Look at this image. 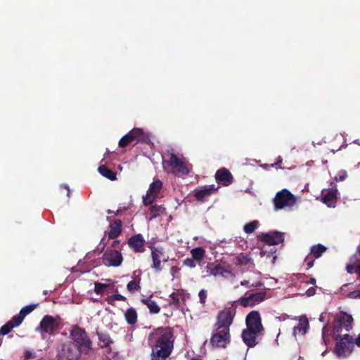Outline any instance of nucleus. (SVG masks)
Wrapping results in <instances>:
<instances>
[{
    "label": "nucleus",
    "instance_id": "49",
    "mask_svg": "<svg viewBox=\"0 0 360 360\" xmlns=\"http://www.w3.org/2000/svg\"><path fill=\"white\" fill-rule=\"evenodd\" d=\"M96 253V251L94 250V252H89L86 254V259H91L92 256Z\"/></svg>",
    "mask_w": 360,
    "mask_h": 360
},
{
    "label": "nucleus",
    "instance_id": "57",
    "mask_svg": "<svg viewBox=\"0 0 360 360\" xmlns=\"http://www.w3.org/2000/svg\"><path fill=\"white\" fill-rule=\"evenodd\" d=\"M325 329H326V326H324L322 329V336H323V341H325V333H324Z\"/></svg>",
    "mask_w": 360,
    "mask_h": 360
},
{
    "label": "nucleus",
    "instance_id": "6",
    "mask_svg": "<svg viewBox=\"0 0 360 360\" xmlns=\"http://www.w3.org/2000/svg\"><path fill=\"white\" fill-rule=\"evenodd\" d=\"M273 202L274 210L278 211L290 209L296 204L297 199L288 189L284 188L276 194Z\"/></svg>",
    "mask_w": 360,
    "mask_h": 360
},
{
    "label": "nucleus",
    "instance_id": "10",
    "mask_svg": "<svg viewBox=\"0 0 360 360\" xmlns=\"http://www.w3.org/2000/svg\"><path fill=\"white\" fill-rule=\"evenodd\" d=\"M266 293L259 292L257 293L246 294L245 297H242L238 300V302L243 307H254L266 299Z\"/></svg>",
    "mask_w": 360,
    "mask_h": 360
},
{
    "label": "nucleus",
    "instance_id": "59",
    "mask_svg": "<svg viewBox=\"0 0 360 360\" xmlns=\"http://www.w3.org/2000/svg\"><path fill=\"white\" fill-rule=\"evenodd\" d=\"M112 212L110 210H108V214H111Z\"/></svg>",
    "mask_w": 360,
    "mask_h": 360
},
{
    "label": "nucleus",
    "instance_id": "37",
    "mask_svg": "<svg viewBox=\"0 0 360 360\" xmlns=\"http://www.w3.org/2000/svg\"><path fill=\"white\" fill-rule=\"evenodd\" d=\"M108 288V285L105 284L95 283L94 285V291L97 294H103L105 290Z\"/></svg>",
    "mask_w": 360,
    "mask_h": 360
},
{
    "label": "nucleus",
    "instance_id": "42",
    "mask_svg": "<svg viewBox=\"0 0 360 360\" xmlns=\"http://www.w3.org/2000/svg\"><path fill=\"white\" fill-rule=\"evenodd\" d=\"M347 297L350 299H359V290L350 292Z\"/></svg>",
    "mask_w": 360,
    "mask_h": 360
},
{
    "label": "nucleus",
    "instance_id": "2",
    "mask_svg": "<svg viewBox=\"0 0 360 360\" xmlns=\"http://www.w3.org/2000/svg\"><path fill=\"white\" fill-rule=\"evenodd\" d=\"M154 342L151 360H166L173 349V333L169 328H158L150 334Z\"/></svg>",
    "mask_w": 360,
    "mask_h": 360
},
{
    "label": "nucleus",
    "instance_id": "19",
    "mask_svg": "<svg viewBox=\"0 0 360 360\" xmlns=\"http://www.w3.org/2000/svg\"><path fill=\"white\" fill-rule=\"evenodd\" d=\"M298 323L292 329V335L295 338L297 335H304L309 328V323L306 316H300L297 318Z\"/></svg>",
    "mask_w": 360,
    "mask_h": 360
},
{
    "label": "nucleus",
    "instance_id": "50",
    "mask_svg": "<svg viewBox=\"0 0 360 360\" xmlns=\"http://www.w3.org/2000/svg\"><path fill=\"white\" fill-rule=\"evenodd\" d=\"M240 285L249 287L250 286V282L248 281L244 280V281L240 282Z\"/></svg>",
    "mask_w": 360,
    "mask_h": 360
},
{
    "label": "nucleus",
    "instance_id": "28",
    "mask_svg": "<svg viewBox=\"0 0 360 360\" xmlns=\"http://www.w3.org/2000/svg\"><path fill=\"white\" fill-rule=\"evenodd\" d=\"M141 301L142 303L147 306L150 313L158 314L160 311V309L159 306L154 300H152L150 298H142Z\"/></svg>",
    "mask_w": 360,
    "mask_h": 360
},
{
    "label": "nucleus",
    "instance_id": "1",
    "mask_svg": "<svg viewBox=\"0 0 360 360\" xmlns=\"http://www.w3.org/2000/svg\"><path fill=\"white\" fill-rule=\"evenodd\" d=\"M234 316L235 313L231 310L219 312L210 338V344L213 347L226 348L230 343V326L233 323Z\"/></svg>",
    "mask_w": 360,
    "mask_h": 360
},
{
    "label": "nucleus",
    "instance_id": "23",
    "mask_svg": "<svg viewBox=\"0 0 360 360\" xmlns=\"http://www.w3.org/2000/svg\"><path fill=\"white\" fill-rule=\"evenodd\" d=\"M207 272L212 276H224L225 274H230L231 272L225 270L221 266L215 263H209L207 266Z\"/></svg>",
    "mask_w": 360,
    "mask_h": 360
},
{
    "label": "nucleus",
    "instance_id": "62",
    "mask_svg": "<svg viewBox=\"0 0 360 360\" xmlns=\"http://www.w3.org/2000/svg\"><path fill=\"white\" fill-rule=\"evenodd\" d=\"M326 352V351H325V352H323L322 353V356H323V355H324V354H325V352Z\"/></svg>",
    "mask_w": 360,
    "mask_h": 360
},
{
    "label": "nucleus",
    "instance_id": "15",
    "mask_svg": "<svg viewBox=\"0 0 360 360\" xmlns=\"http://www.w3.org/2000/svg\"><path fill=\"white\" fill-rule=\"evenodd\" d=\"M151 257L153 260L152 268L157 271H160L162 269L161 266V261L166 262L167 258H165L164 251L162 248H151Z\"/></svg>",
    "mask_w": 360,
    "mask_h": 360
},
{
    "label": "nucleus",
    "instance_id": "58",
    "mask_svg": "<svg viewBox=\"0 0 360 360\" xmlns=\"http://www.w3.org/2000/svg\"><path fill=\"white\" fill-rule=\"evenodd\" d=\"M119 241L118 240H115V241H113V243H112V247H115L117 245V244H118Z\"/></svg>",
    "mask_w": 360,
    "mask_h": 360
},
{
    "label": "nucleus",
    "instance_id": "43",
    "mask_svg": "<svg viewBox=\"0 0 360 360\" xmlns=\"http://www.w3.org/2000/svg\"><path fill=\"white\" fill-rule=\"evenodd\" d=\"M111 300L125 301L126 297L120 294H115L110 297Z\"/></svg>",
    "mask_w": 360,
    "mask_h": 360
},
{
    "label": "nucleus",
    "instance_id": "27",
    "mask_svg": "<svg viewBox=\"0 0 360 360\" xmlns=\"http://www.w3.org/2000/svg\"><path fill=\"white\" fill-rule=\"evenodd\" d=\"M21 323H18V321H16L15 319V316H13L11 321H8L0 328V334L3 335H7L13 328L17 327Z\"/></svg>",
    "mask_w": 360,
    "mask_h": 360
},
{
    "label": "nucleus",
    "instance_id": "24",
    "mask_svg": "<svg viewBox=\"0 0 360 360\" xmlns=\"http://www.w3.org/2000/svg\"><path fill=\"white\" fill-rule=\"evenodd\" d=\"M134 278L132 281H129L127 285V289L131 293H134L136 291L140 290V272L134 271Z\"/></svg>",
    "mask_w": 360,
    "mask_h": 360
},
{
    "label": "nucleus",
    "instance_id": "17",
    "mask_svg": "<svg viewBox=\"0 0 360 360\" xmlns=\"http://www.w3.org/2000/svg\"><path fill=\"white\" fill-rule=\"evenodd\" d=\"M261 334V332L245 328L241 333V338L248 347H254L257 344V338Z\"/></svg>",
    "mask_w": 360,
    "mask_h": 360
},
{
    "label": "nucleus",
    "instance_id": "56",
    "mask_svg": "<svg viewBox=\"0 0 360 360\" xmlns=\"http://www.w3.org/2000/svg\"><path fill=\"white\" fill-rule=\"evenodd\" d=\"M64 187L68 190L67 195L69 197L70 196V188H69V186L68 185H64Z\"/></svg>",
    "mask_w": 360,
    "mask_h": 360
},
{
    "label": "nucleus",
    "instance_id": "35",
    "mask_svg": "<svg viewBox=\"0 0 360 360\" xmlns=\"http://www.w3.org/2000/svg\"><path fill=\"white\" fill-rule=\"evenodd\" d=\"M162 212V207L157 205H151L149 208L150 219H153L160 216Z\"/></svg>",
    "mask_w": 360,
    "mask_h": 360
},
{
    "label": "nucleus",
    "instance_id": "26",
    "mask_svg": "<svg viewBox=\"0 0 360 360\" xmlns=\"http://www.w3.org/2000/svg\"><path fill=\"white\" fill-rule=\"evenodd\" d=\"M37 304H30L23 307L20 311L18 314L15 315V319L18 321V323H21L25 317L31 313L36 307Z\"/></svg>",
    "mask_w": 360,
    "mask_h": 360
},
{
    "label": "nucleus",
    "instance_id": "18",
    "mask_svg": "<svg viewBox=\"0 0 360 360\" xmlns=\"http://www.w3.org/2000/svg\"><path fill=\"white\" fill-rule=\"evenodd\" d=\"M143 131L141 129H133L128 134L121 138L119 141V146L124 148L134 140L139 141L143 138Z\"/></svg>",
    "mask_w": 360,
    "mask_h": 360
},
{
    "label": "nucleus",
    "instance_id": "29",
    "mask_svg": "<svg viewBox=\"0 0 360 360\" xmlns=\"http://www.w3.org/2000/svg\"><path fill=\"white\" fill-rule=\"evenodd\" d=\"M124 317L129 325H134L137 321V313L134 308L128 309L124 313Z\"/></svg>",
    "mask_w": 360,
    "mask_h": 360
},
{
    "label": "nucleus",
    "instance_id": "21",
    "mask_svg": "<svg viewBox=\"0 0 360 360\" xmlns=\"http://www.w3.org/2000/svg\"><path fill=\"white\" fill-rule=\"evenodd\" d=\"M144 243L145 240L140 233L131 236L128 241L129 246L136 252H141L143 251Z\"/></svg>",
    "mask_w": 360,
    "mask_h": 360
},
{
    "label": "nucleus",
    "instance_id": "54",
    "mask_svg": "<svg viewBox=\"0 0 360 360\" xmlns=\"http://www.w3.org/2000/svg\"><path fill=\"white\" fill-rule=\"evenodd\" d=\"M355 342L357 346L360 347V334L359 335L358 338L356 339Z\"/></svg>",
    "mask_w": 360,
    "mask_h": 360
},
{
    "label": "nucleus",
    "instance_id": "36",
    "mask_svg": "<svg viewBox=\"0 0 360 360\" xmlns=\"http://www.w3.org/2000/svg\"><path fill=\"white\" fill-rule=\"evenodd\" d=\"M210 195L209 191L205 186L200 190L195 191V196L199 200H203L205 198Z\"/></svg>",
    "mask_w": 360,
    "mask_h": 360
},
{
    "label": "nucleus",
    "instance_id": "44",
    "mask_svg": "<svg viewBox=\"0 0 360 360\" xmlns=\"http://www.w3.org/2000/svg\"><path fill=\"white\" fill-rule=\"evenodd\" d=\"M305 262L307 263V269L311 268L313 266H314V260H311L309 257V255H308L306 258H305Z\"/></svg>",
    "mask_w": 360,
    "mask_h": 360
},
{
    "label": "nucleus",
    "instance_id": "16",
    "mask_svg": "<svg viewBox=\"0 0 360 360\" xmlns=\"http://www.w3.org/2000/svg\"><path fill=\"white\" fill-rule=\"evenodd\" d=\"M189 298V294L183 290H177L173 292L169 300V304L175 309H178L181 304H184L186 300Z\"/></svg>",
    "mask_w": 360,
    "mask_h": 360
},
{
    "label": "nucleus",
    "instance_id": "14",
    "mask_svg": "<svg viewBox=\"0 0 360 360\" xmlns=\"http://www.w3.org/2000/svg\"><path fill=\"white\" fill-rule=\"evenodd\" d=\"M262 241L266 243L269 245H278L284 240V235L281 232L271 231L260 235Z\"/></svg>",
    "mask_w": 360,
    "mask_h": 360
},
{
    "label": "nucleus",
    "instance_id": "48",
    "mask_svg": "<svg viewBox=\"0 0 360 360\" xmlns=\"http://www.w3.org/2000/svg\"><path fill=\"white\" fill-rule=\"evenodd\" d=\"M349 284H344L341 286L340 291L341 293H344L347 291V288H349Z\"/></svg>",
    "mask_w": 360,
    "mask_h": 360
},
{
    "label": "nucleus",
    "instance_id": "8",
    "mask_svg": "<svg viewBox=\"0 0 360 360\" xmlns=\"http://www.w3.org/2000/svg\"><path fill=\"white\" fill-rule=\"evenodd\" d=\"M81 353L82 350L71 342L62 344L58 349V360H77Z\"/></svg>",
    "mask_w": 360,
    "mask_h": 360
},
{
    "label": "nucleus",
    "instance_id": "41",
    "mask_svg": "<svg viewBox=\"0 0 360 360\" xmlns=\"http://www.w3.org/2000/svg\"><path fill=\"white\" fill-rule=\"evenodd\" d=\"M24 357L25 359H32L36 357V354L33 350L27 349L24 353Z\"/></svg>",
    "mask_w": 360,
    "mask_h": 360
},
{
    "label": "nucleus",
    "instance_id": "61",
    "mask_svg": "<svg viewBox=\"0 0 360 360\" xmlns=\"http://www.w3.org/2000/svg\"><path fill=\"white\" fill-rule=\"evenodd\" d=\"M359 299H360V289L359 290Z\"/></svg>",
    "mask_w": 360,
    "mask_h": 360
},
{
    "label": "nucleus",
    "instance_id": "5",
    "mask_svg": "<svg viewBox=\"0 0 360 360\" xmlns=\"http://www.w3.org/2000/svg\"><path fill=\"white\" fill-rule=\"evenodd\" d=\"M169 159L164 160L162 165L165 169H169V172L177 176H185L189 174V168L174 153H169Z\"/></svg>",
    "mask_w": 360,
    "mask_h": 360
},
{
    "label": "nucleus",
    "instance_id": "39",
    "mask_svg": "<svg viewBox=\"0 0 360 360\" xmlns=\"http://www.w3.org/2000/svg\"><path fill=\"white\" fill-rule=\"evenodd\" d=\"M195 261L193 257L186 258L184 260V264L188 267L194 268L196 266Z\"/></svg>",
    "mask_w": 360,
    "mask_h": 360
},
{
    "label": "nucleus",
    "instance_id": "51",
    "mask_svg": "<svg viewBox=\"0 0 360 360\" xmlns=\"http://www.w3.org/2000/svg\"><path fill=\"white\" fill-rule=\"evenodd\" d=\"M99 247H101V252H102L105 247V243H103L102 241L100 243V244L98 245V248H99Z\"/></svg>",
    "mask_w": 360,
    "mask_h": 360
},
{
    "label": "nucleus",
    "instance_id": "40",
    "mask_svg": "<svg viewBox=\"0 0 360 360\" xmlns=\"http://www.w3.org/2000/svg\"><path fill=\"white\" fill-rule=\"evenodd\" d=\"M200 302L202 304L205 303L207 299V291L205 290H200L198 293Z\"/></svg>",
    "mask_w": 360,
    "mask_h": 360
},
{
    "label": "nucleus",
    "instance_id": "13",
    "mask_svg": "<svg viewBox=\"0 0 360 360\" xmlns=\"http://www.w3.org/2000/svg\"><path fill=\"white\" fill-rule=\"evenodd\" d=\"M246 328L262 333L264 328L262 324L260 314L257 311H252L245 319Z\"/></svg>",
    "mask_w": 360,
    "mask_h": 360
},
{
    "label": "nucleus",
    "instance_id": "46",
    "mask_svg": "<svg viewBox=\"0 0 360 360\" xmlns=\"http://www.w3.org/2000/svg\"><path fill=\"white\" fill-rule=\"evenodd\" d=\"M346 269L349 274H353L356 272V268L352 264H348L346 267Z\"/></svg>",
    "mask_w": 360,
    "mask_h": 360
},
{
    "label": "nucleus",
    "instance_id": "31",
    "mask_svg": "<svg viewBox=\"0 0 360 360\" xmlns=\"http://www.w3.org/2000/svg\"><path fill=\"white\" fill-rule=\"evenodd\" d=\"M192 257L197 262H201L205 256V250L203 248H195L191 250Z\"/></svg>",
    "mask_w": 360,
    "mask_h": 360
},
{
    "label": "nucleus",
    "instance_id": "60",
    "mask_svg": "<svg viewBox=\"0 0 360 360\" xmlns=\"http://www.w3.org/2000/svg\"><path fill=\"white\" fill-rule=\"evenodd\" d=\"M298 360H304L302 357L300 356Z\"/></svg>",
    "mask_w": 360,
    "mask_h": 360
},
{
    "label": "nucleus",
    "instance_id": "30",
    "mask_svg": "<svg viewBox=\"0 0 360 360\" xmlns=\"http://www.w3.org/2000/svg\"><path fill=\"white\" fill-rule=\"evenodd\" d=\"M98 172L103 176L104 177L111 180L114 181L117 179L116 174L112 172L111 169L105 167V165H101L98 169Z\"/></svg>",
    "mask_w": 360,
    "mask_h": 360
},
{
    "label": "nucleus",
    "instance_id": "38",
    "mask_svg": "<svg viewBox=\"0 0 360 360\" xmlns=\"http://www.w3.org/2000/svg\"><path fill=\"white\" fill-rule=\"evenodd\" d=\"M347 176V173L345 170H340L338 172L337 175L335 177V181H342Z\"/></svg>",
    "mask_w": 360,
    "mask_h": 360
},
{
    "label": "nucleus",
    "instance_id": "32",
    "mask_svg": "<svg viewBox=\"0 0 360 360\" xmlns=\"http://www.w3.org/2000/svg\"><path fill=\"white\" fill-rule=\"evenodd\" d=\"M97 335L98 336V345L101 347H107L112 342L110 337L108 334L97 333Z\"/></svg>",
    "mask_w": 360,
    "mask_h": 360
},
{
    "label": "nucleus",
    "instance_id": "22",
    "mask_svg": "<svg viewBox=\"0 0 360 360\" xmlns=\"http://www.w3.org/2000/svg\"><path fill=\"white\" fill-rule=\"evenodd\" d=\"M336 321L339 327L344 328L346 331H349L352 328L353 318L350 314L340 312L337 315Z\"/></svg>",
    "mask_w": 360,
    "mask_h": 360
},
{
    "label": "nucleus",
    "instance_id": "33",
    "mask_svg": "<svg viewBox=\"0 0 360 360\" xmlns=\"http://www.w3.org/2000/svg\"><path fill=\"white\" fill-rule=\"evenodd\" d=\"M327 250L324 245L318 244L311 248V254L316 259L319 258Z\"/></svg>",
    "mask_w": 360,
    "mask_h": 360
},
{
    "label": "nucleus",
    "instance_id": "20",
    "mask_svg": "<svg viewBox=\"0 0 360 360\" xmlns=\"http://www.w3.org/2000/svg\"><path fill=\"white\" fill-rule=\"evenodd\" d=\"M216 181L224 186H228L233 182V176L226 168L218 169L215 174Z\"/></svg>",
    "mask_w": 360,
    "mask_h": 360
},
{
    "label": "nucleus",
    "instance_id": "25",
    "mask_svg": "<svg viewBox=\"0 0 360 360\" xmlns=\"http://www.w3.org/2000/svg\"><path fill=\"white\" fill-rule=\"evenodd\" d=\"M122 231V221L120 219L115 220L110 225V231L108 232V237L111 239L117 238Z\"/></svg>",
    "mask_w": 360,
    "mask_h": 360
},
{
    "label": "nucleus",
    "instance_id": "47",
    "mask_svg": "<svg viewBox=\"0 0 360 360\" xmlns=\"http://www.w3.org/2000/svg\"><path fill=\"white\" fill-rule=\"evenodd\" d=\"M316 290L314 288H310L306 291V295L309 297L312 296L315 294Z\"/></svg>",
    "mask_w": 360,
    "mask_h": 360
},
{
    "label": "nucleus",
    "instance_id": "52",
    "mask_svg": "<svg viewBox=\"0 0 360 360\" xmlns=\"http://www.w3.org/2000/svg\"><path fill=\"white\" fill-rule=\"evenodd\" d=\"M307 283H310L312 285H315L316 283V279L314 278H311L309 281L307 282Z\"/></svg>",
    "mask_w": 360,
    "mask_h": 360
},
{
    "label": "nucleus",
    "instance_id": "53",
    "mask_svg": "<svg viewBox=\"0 0 360 360\" xmlns=\"http://www.w3.org/2000/svg\"><path fill=\"white\" fill-rule=\"evenodd\" d=\"M262 285V283L261 282H257V283H254L251 284V286H253V287H259Z\"/></svg>",
    "mask_w": 360,
    "mask_h": 360
},
{
    "label": "nucleus",
    "instance_id": "3",
    "mask_svg": "<svg viewBox=\"0 0 360 360\" xmlns=\"http://www.w3.org/2000/svg\"><path fill=\"white\" fill-rule=\"evenodd\" d=\"M63 326V323L60 317L46 315L41 320L39 326L36 328V331L39 332L42 337L46 333L54 335L56 332L60 330Z\"/></svg>",
    "mask_w": 360,
    "mask_h": 360
},
{
    "label": "nucleus",
    "instance_id": "9",
    "mask_svg": "<svg viewBox=\"0 0 360 360\" xmlns=\"http://www.w3.org/2000/svg\"><path fill=\"white\" fill-rule=\"evenodd\" d=\"M162 188V182L158 179L153 181L147 191L146 195L143 196V203L145 206L153 204L158 197V195Z\"/></svg>",
    "mask_w": 360,
    "mask_h": 360
},
{
    "label": "nucleus",
    "instance_id": "45",
    "mask_svg": "<svg viewBox=\"0 0 360 360\" xmlns=\"http://www.w3.org/2000/svg\"><path fill=\"white\" fill-rule=\"evenodd\" d=\"M205 187L207 189V191H209L210 195L217 190V188H216L214 184L205 186Z\"/></svg>",
    "mask_w": 360,
    "mask_h": 360
},
{
    "label": "nucleus",
    "instance_id": "12",
    "mask_svg": "<svg viewBox=\"0 0 360 360\" xmlns=\"http://www.w3.org/2000/svg\"><path fill=\"white\" fill-rule=\"evenodd\" d=\"M330 188L322 190V202L329 207H335L338 200V189L334 183H330Z\"/></svg>",
    "mask_w": 360,
    "mask_h": 360
},
{
    "label": "nucleus",
    "instance_id": "34",
    "mask_svg": "<svg viewBox=\"0 0 360 360\" xmlns=\"http://www.w3.org/2000/svg\"><path fill=\"white\" fill-rule=\"evenodd\" d=\"M259 221L257 220H254L252 221H250L248 224H246L244 227L243 230L244 231L250 234L253 233L259 226Z\"/></svg>",
    "mask_w": 360,
    "mask_h": 360
},
{
    "label": "nucleus",
    "instance_id": "55",
    "mask_svg": "<svg viewBox=\"0 0 360 360\" xmlns=\"http://www.w3.org/2000/svg\"><path fill=\"white\" fill-rule=\"evenodd\" d=\"M356 273L358 274V276L360 277V264L358 265V266L356 268Z\"/></svg>",
    "mask_w": 360,
    "mask_h": 360
},
{
    "label": "nucleus",
    "instance_id": "4",
    "mask_svg": "<svg viewBox=\"0 0 360 360\" xmlns=\"http://www.w3.org/2000/svg\"><path fill=\"white\" fill-rule=\"evenodd\" d=\"M70 338L82 353L88 354L91 350V341L84 329L78 326H72L70 330Z\"/></svg>",
    "mask_w": 360,
    "mask_h": 360
},
{
    "label": "nucleus",
    "instance_id": "11",
    "mask_svg": "<svg viewBox=\"0 0 360 360\" xmlns=\"http://www.w3.org/2000/svg\"><path fill=\"white\" fill-rule=\"evenodd\" d=\"M102 259L103 264L108 266H119L123 261L121 252L115 250H107Z\"/></svg>",
    "mask_w": 360,
    "mask_h": 360
},
{
    "label": "nucleus",
    "instance_id": "7",
    "mask_svg": "<svg viewBox=\"0 0 360 360\" xmlns=\"http://www.w3.org/2000/svg\"><path fill=\"white\" fill-rule=\"evenodd\" d=\"M337 340L334 352L338 358H345L348 356L353 350V342L352 337L348 334H345L343 337L338 339V337L335 338Z\"/></svg>",
    "mask_w": 360,
    "mask_h": 360
}]
</instances>
